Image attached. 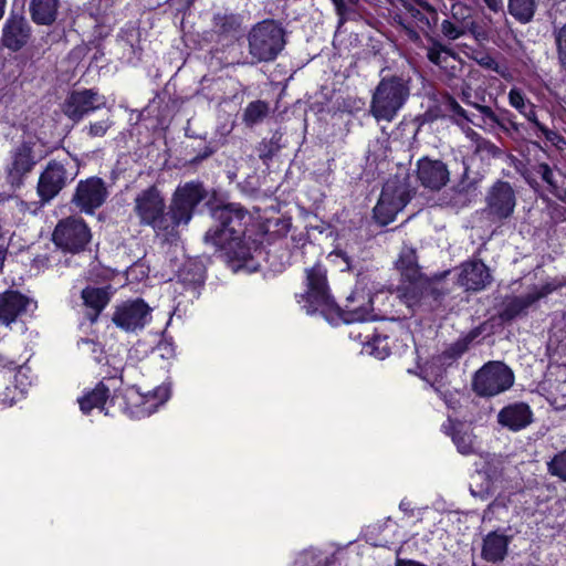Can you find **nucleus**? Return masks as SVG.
<instances>
[{
    "instance_id": "f257e3e1",
    "label": "nucleus",
    "mask_w": 566,
    "mask_h": 566,
    "mask_svg": "<svg viewBox=\"0 0 566 566\" xmlns=\"http://www.w3.org/2000/svg\"><path fill=\"white\" fill-rule=\"evenodd\" d=\"M212 217L219 226L207 231L205 241L221 250H232L244 234V220L248 218V212L240 206L230 203L217 207Z\"/></svg>"
},
{
    "instance_id": "f03ea898",
    "label": "nucleus",
    "mask_w": 566,
    "mask_h": 566,
    "mask_svg": "<svg viewBox=\"0 0 566 566\" xmlns=\"http://www.w3.org/2000/svg\"><path fill=\"white\" fill-rule=\"evenodd\" d=\"M409 94V85L405 78L396 75L384 77L373 93L369 112L378 122H391Z\"/></svg>"
},
{
    "instance_id": "7ed1b4c3",
    "label": "nucleus",
    "mask_w": 566,
    "mask_h": 566,
    "mask_svg": "<svg viewBox=\"0 0 566 566\" xmlns=\"http://www.w3.org/2000/svg\"><path fill=\"white\" fill-rule=\"evenodd\" d=\"M249 53L256 62H270L277 57L285 46V31L271 19L254 24L248 33Z\"/></svg>"
},
{
    "instance_id": "20e7f679",
    "label": "nucleus",
    "mask_w": 566,
    "mask_h": 566,
    "mask_svg": "<svg viewBox=\"0 0 566 566\" xmlns=\"http://www.w3.org/2000/svg\"><path fill=\"white\" fill-rule=\"evenodd\" d=\"M396 266L403 279L399 287L400 296L407 306L412 308L429 290L430 280L421 273L416 250L411 247L401 249Z\"/></svg>"
},
{
    "instance_id": "39448f33",
    "label": "nucleus",
    "mask_w": 566,
    "mask_h": 566,
    "mask_svg": "<svg viewBox=\"0 0 566 566\" xmlns=\"http://www.w3.org/2000/svg\"><path fill=\"white\" fill-rule=\"evenodd\" d=\"M306 291L297 294V303L302 304V308L307 314L321 312L324 314L335 306V302L329 293L327 281V271L321 263L305 269Z\"/></svg>"
},
{
    "instance_id": "423d86ee",
    "label": "nucleus",
    "mask_w": 566,
    "mask_h": 566,
    "mask_svg": "<svg viewBox=\"0 0 566 566\" xmlns=\"http://www.w3.org/2000/svg\"><path fill=\"white\" fill-rule=\"evenodd\" d=\"M206 192L200 184L189 182L179 187L165 212L168 229L161 230L165 235H172L179 226H187L192 218L195 208L205 198Z\"/></svg>"
},
{
    "instance_id": "0eeeda50",
    "label": "nucleus",
    "mask_w": 566,
    "mask_h": 566,
    "mask_svg": "<svg viewBox=\"0 0 566 566\" xmlns=\"http://www.w3.org/2000/svg\"><path fill=\"white\" fill-rule=\"evenodd\" d=\"M133 211L142 226H149L158 233L169 227L165 216V198L155 186L143 189L135 196Z\"/></svg>"
},
{
    "instance_id": "6e6552de",
    "label": "nucleus",
    "mask_w": 566,
    "mask_h": 566,
    "mask_svg": "<svg viewBox=\"0 0 566 566\" xmlns=\"http://www.w3.org/2000/svg\"><path fill=\"white\" fill-rule=\"evenodd\" d=\"M410 199L409 186L406 178L395 176L386 181L379 200L374 208V216L381 224L391 222Z\"/></svg>"
},
{
    "instance_id": "1a4fd4ad",
    "label": "nucleus",
    "mask_w": 566,
    "mask_h": 566,
    "mask_svg": "<svg viewBox=\"0 0 566 566\" xmlns=\"http://www.w3.org/2000/svg\"><path fill=\"white\" fill-rule=\"evenodd\" d=\"M514 384L513 371L502 361H489L473 377L472 388L478 396L493 397Z\"/></svg>"
},
{
    "instance_id": "9d476101",
    "label": "nucleus",
    "mask_w": 566,
    "mask_h": 566,
    "mask_svg": "<svg viewBox=\"0 0 566 566\" xmlns=\"http://www.w3.org/2000/svg\"><path fill=\"white\" fill-rule=\"evenodd\" d=\"M484 202V212L488 218L493 222H503L515 211L516 191L509 181L496 180L486 189Z\"/></svg>"
},
{
    "instance_id": "9b49d317",
    "label": "nucleus",
    "mask_w": 566,
    "mask_h": 566,
    "mask_svg": "<svg viewBox=\"0 0 566 566\" xmlns=\"http://www.w3.org/2000/svg\"><path fill=\"white\" fill-rule=\"evenodd\" d=\"M35 143L22 142L14 146L9 153L6 164L7 181L13 186L22 185L23 179L33 170L39 158L34 151Z\"/></svg>"
},
{
    "instance_id": "f8f14e48",
    "label": "nucleus",
    "mask_w": 566,
    "mask_h": 566,
    "mask_svg": "<svg viewBox=\"0 0 566 566\" xmlns=\"http://www.w3.org/2000/svg\"><path fill=\"white\" fill-rule=\"evenodd\" d=\"M52 237L59 248L76 253L88 243L91 234L82 219L71 217L57 223Z\"/></svg>"
},
{
    "instance_id": "ddd939ff",
    "label": "nucleus",
    "mask_w": 566,
    "mask_h": 566,
    "mask_svg": "<svg viewBox=\"0 0 566 566\" xmlns=\"http://www.w3.org/2000/svg\"><path fill=\"white\" fill-rule=\"evenodd\" d=\"M562 286V283H557L555 281L546 282L543 285L532 286L524 295L507 298L501 312V318L505 321L515 318L520 314L525 313L539 300L546 297Z\"/></svg>"
},
{
    "instance_id": "4468645a",
    "label": "nucleus",
    "mask_w": 566,
    "mask_h": 566,
    "mask_svg": "<svg viewBox=\"0 0 566 566\" xmlns=\"http://www.w3.org/2000/svg\"><path fill=\"white\" fill-rule=\"evenodd\" d=\"M32 38V28L23 14L11 12L1 31V45L11 52L25 48Z\"/></svg>"
},
{
    "instance_id": "2eb2a0df",
    "label": "nucleus",
    "mask_w": 566,
    "mask_h": 566,
    "mask_svg": "<svg viewBox=\"0 0 566 566\" xmlns=\"http://www.w3.org/2000/svg\"><path fill=\"white\" fill-rule=\"evenodd\" d=\"M105 105L106 98L94 90L73 91L63 104V112L70 119L78 122Z\"/></svg>"
},
{
    "instance_id": "dca6fc26",
    "label": "nucleus",
    "mask_w": 566,
    "mask_h": 566,
    "mask_svg": "<svg viewBox=\"0 0 566 566\" xmlns=\"http://www.w3.org/2000/svg\"><path fill=\"white\" fill-rule=\"evenodd\" d=\"M150 321V307L140 298L118 305L113 314V322L126 332L142 329Z\"/></svg>"
},
{
    "instance_id": "f3484780",
    "label": "nucleus",
    "mask_w": 566,
    "mask_h": 566,
    "mask_svg": "<svg viewBox=\"0 0 566 566\" xmlns=\"http://www.w3.org/2000/svg\"><path fill=\"white\" fill-rule=\"evenodd\" d=\"M73 179V175L59 161L52 160L42 171L38 182V193L43 201L53 199Z\"/></svg>"
},
{
    "instance_id": "a211bd4d",
    "label": "nucleus",
    "mask_w": 566,
    "mask_h": 566,
    "mask_svg": "<svg viewBox=\"0 0 566 566\" xmlns=\"http://www.w3.org/2000/svg\"><path fill=\"white\" fill-rule=\"evenodd\" d=\"M107 198V189L104 181L97 177H91L78 182L73 197V202L84 212L93 213Z\"/></svg>"
},
{
    "instance_id": "6ab92c4d",
    "label": "nucleus",
    "mask_w": 566,
    "mask_h": 566,
    "mask_svg": "<svg viewBox=\"0 0 566 566\" xmlns=\"http://www.w3.org/2000/svg\"><path fill=\"white\" fill-rule=\"evenodd\" d=\"M450 172L447 165L439 159L422 157L417 161V178L430 190H440L449 181Z\"/></svg>"
},
{
    "instance_id": "aec40b11",
    "label": "nucleus",
    "mask_w": 566,
    "mask_h": 566,
    "mask_svg": "<svg viewBox=\"0 0 566 566\" xmlns=\"http://www.w3.org/2000/svg\"><path fill=\"white\" fill-rule=\"evenodd\" d=\"M491 282L490 269L481 260H471L461 264L457 283L465 291L484 290Z\"/></svg>"
},
{
    "instance_id": "412c9836",
    "label": "nucleus",
    "mask_w": 566,
    "mask_h": 566,
    "mask_svg": "<svg viewBox=\"0 0 566 566\" xmlns=\"http://www.w3.org/2000/svg\"><path fill=\"white\" fill-rule=\"evenodd\" d=\"M31 305V300L18 291L0 294V324L10 325Z\"/></svg>"
},
{
    "instance_id": "4be33fe9",
    "label": "nucleus",
    "mask_w": 566,
    "mask_h": 566,
    "mask_svg": "<svg viewBox=\"0 0 566 566\" xmlns=\"http://www.w3.org/2000/svg\"><path fill=\"white\" fill-rule=\"evenodd\" d=\"M416 4L408 3L405 6L407 14L411 19L412 24L419 31L428 34L438 20L437 10L423 0H415Z\"/></svg>"
},
{
    "instance_id": "5701e85b",
    "label": "nucleus",
    "mask_w": 566,
    "mask_h": 566,
    "mask_svg": "<svg viewBox=\"0 0 566 566\" xmlns=\"http://www.w3.org/2000/svg\"><path fill=\"white\" fill-rule=\"evenodd\" d=\"M346 322H365L374 317L370 295L356 289L348 297L346 304Z\"/></svg>"
},
{
    "instance_id": "b1692460",
    "label": "nucleus",
    "mask_w": 566,
    "mask_h": 566,
    "mask_svg": "<svg viewBox=\"0 0 566 566\" xmlns=\"http://www.w3.org/2000/svg\"><path fill=\"white\" fill-rule=\"evenodd\" d=\"M497 418L501 424L517 431L531 423L532 411L526 403L517 402L503 408Z\"/></svg>"
},
{
    "instance_id": "393cba45",
    "label": "nucleus",
    "mask_w": 566,
    "mask_h": 566,
    "mask_svg": "<svg viewBox=\"0 0 566 566\" xmlns=\"http://www.w3.org/2000/svg\"><path fill=\"white\" fill-rule=\"evenodd\" d=\"M81 297L83 300L84 306L87 310V318L91 321V323H95L102 311L108 304L111 294L107 289L87 286L82 291Z\"/></svg>"
},
{
    "instance_id": "a878e982",
    "label": "nucleus",
    "mask_w": 566,
    "mask_h": 566,
    "mask_svg": "<svg viewBox=\"0 0 566 566\" xmlns=\"http://www.w3.org/2000/svg\"><path fill=\"white\" fill-rule=\"evenodd\" d=\"M510 541L511 537L505 534L490 532L483 539L481 552L483 559L490 563L503 560L507 554Z\"/></svg>"
},
{
    "instance_id": "bb28decb",
    "label": "nucleus",
    "mask_w": 566,
    "mask_h": 566,
    "mask_svg": "<svg viewBox=\"0 0 566 566\" xmlns=\"http://www.w3.org/2000/svg\"><path fill=\"white\" fill-rule=\"evenodd\" d=\"M534 170L547 184L549 191L558 200L566 202V175L546 163L536 165Z\"/></svg>"
},
{
    "instance_id": "cd10ccee",
    "label": "nucleus",
    "mask_w": 566,
    "mask_h": 566,
    "mask_svg": "<svg viewBox=\"0 0 566 566\" xmlns=\"http://www.w3.org/2000/svg\"><path fill=\"white\" fill-rule=\"evenodd\" d=\"M464 136L472 143L473 153L481 158V160L490 161L500 158L503 151L491 140L484 138L471 127L463 128Z\"/></svg>"
},
{
    "instance_id": "c85d7f7f",
    "label": "nucleus",
    "mask_w": 566,
    "mask_h": 566,
    "mask_svg": "<svg viewBox=\"0 0 566 566\" xmlns=\"http://www.w3.org/2000/svg\"><path fill=\"white\" fill-rule=\"evenodd\" d=\"M59 0H31L29 11L32 21L39 25H51L57 17Z\"/></svg>"
},
{
    "instance_id": "c756f323",
    "label": "nucleus",
    "mask_w": 566,
    "mask_h": 566,
    "mask_svg": "<svg viewBox=\"0 0 566 566\" xmlns=\"http://www.w3.org/2000/svg\"><path fill=\"white\" fill-rule=\"evenodd\" d=\"M452 440L457 449L462 454L476 453L479 450V442L472 429L465 424H458L454 428Z\"/></svg>"
},
{
    "instance_id": "7c9ffc66",
    "label": "nucleus",
    "mask_w": 566,
    "mask_h": 566,
    "mask_svg": "<svg viewBox=\"0 0 566 566\" xmlns=\"http://www.w3.org/2000/svg\"><path fill=\"white\" fill-rule=\"evenodd\" d=\"M509 104L515 108L531 123L536 122L535 105L526 97L523 91L518 87H512L509 92Z\"/></svg>"
},
{
    "instance_id": "2f4dec72",
    "label": "nucleus",
    "mask_w": 566,
    "mask_h": 566,
    "mask_svg": "<svg viewBox=\"0 0 566 566\" xmlns=\"http://www.w3.org/2000/svg\"><path fill=\"white\" fill-rule=\"evenodd\" d=\"M108 397L109 389L103 382H99L92 391L78 398L80 409L84 413H88L94 408L102 409Z\"/></svg>"
},
{
    "instance_id": "473e14b6",
    "label": "nucleus",
    "mask_w": 566,
    "mask_h": 566,
    "mask_svg": "<svg viewBox=\"0 0 566 566\" xmlns=\"http://www.w3.org/2000/svg\"><path fill=\"white\" fill-rule=\"evenodd\" d=\"M536 0H509V12L521 23H528L535 13Z\"/></svg>"
},
{
    "instance_id": "72a5a7b5",
    "label": "nucleus",
    "mask_w": 566,
    "mask_h": 566,
    "mask_svg": "<svg viewBox=\"0 0 566 566\" xmlns=\"http://www.w3.org/2000/svg\"><path fill=\"white\" fill-rule=\"evenodd\" d=\"M474 108L481 113L480 120L472 123L474 126L482 128L486 133H494L495 127L505 128L503 120L493 112L490 106L486 105H474Z\"/></svg>"
},
{
    "instance_id": "f704fd0d",
    "label": "nucleus",
    "mask_w": 566,
    "mask_h": 566,
    "mask_svg": "<svg viewBox=\"0 0 566 566\" xmlns=\"http://www.w3.org/2000/svg\"><path fill=\"white\" fill-rule=\"evenodd\" d=\"M364 350L377 359H385L390 354L387 336L376 335L371 339L366 336L363 340Z\"/></svg>"
},
{
    "instance_id": "c9c22d12",
    "label": "nucleus",
    "mask_w": 566,
    "mask_h": 566,
    "mask_svg": "<svg viewBox=\"0 0 566 566\" xmlns=\"http://www.w3.org/2000/svg\"><path fill=\"white\" fill-rule=\"evenodd\" d=\"M446 109L451 113V118L463 133L464 127H470L469 124L474 123V117L470 116L469 113L457 102L452 96H448L444 102Z\"/></svg>"
},
{
    "instance_id": "e433bc0d",
    "label": "nucleus",
    "mask_w": 566,
    "mask_h": 566,
    "mask_svg": "<svg viewBox=\"0 0 566 566\" xmlns=\"http://www.w3.org/2000/svg\"><path fill=\"white\" fill-rule=\"evenodd\" d=\"M269 112V106L263 101H255L250 103L244 109L243 119L247 125L252 126L261 122Z\"/></svg>"
},
{
    "instance_id": "4c0bfd02",
    "label": "nucleus",
    "mask_w": 566,
    "mask_h": 566,
    "mask_svg": "<svg viewBox=\"0 0 566 566\" xmlns=\"http://www.w3.org/2000/svg\"><path fill=\"white\" fill-rule=\"evenodd\" d=\"M450 56H453L451 50L438 41H432V44L428 48V60L438 66H444Z\"/></svg>"
},
{
    "instance_id": "58836bf2",
    "label": "nucleus",
    "mask_w": 566,
    "mask_h": 566,
    "mask_svg": "<svg viewBox=\"0 0 566 566\" xmlns=\"http://www.w3.org/2000/svg\"><path fill=\"white\" fill-rule=\"evenodd\" d=\"M169 397L167 388L158 387L145 397L144 411L151 413L157 410Z\"/></svg>"
},
{
    "instance_id": "ea45409f",
    "label": "nucleus",
    "mask_w": 566,
    "mask_h": 566,
    "mask_svg": "<svg viewBox=\"0 0 566 566\" xmlns=\"http://www.w3.org/2000/svg\"><path fill=\"white\" fill-rule=\"evenodd\" d=\"M479 65L486 69L496 72L500 76H502L504 80H511L512 73L510 69L504 65L496 62L495 59H493L489 54L482 55L480 59L476 60Z\"/></svg>"
},
{
    "instance_id": "a19ab883",
    "label": "nucleus",
    "mask_w": 566,
    "mask_h": 566,
    "mask_svg": "<svg viewBox=\"0 0 566 566\" xmlns=\"http://www.w3.org/2000/svg\"><path fill=\"white\" fill-rule=\"evenodd\" d=\"M554 39L558 63L566 71V23L555 29Z\"/></svg>"
},
{
    "instance_id": "79ce46f5",
    "label": "nucleus",
    "mask_w": 566,
    "mask_h": 566,
    "mask_svg": "<svg viewBox=\"0 0 566 566\" xmlns=\"http://www.w3.org/2000/svg\"><path fill=\"white\" fill-rule=\"evenodd\" d=\"M281 145L279 144V138L273 136L269 140H262L258 147L259 157L264 163L272 159V157L280 150Z\"/></svg>"
},
{
    "instance_id": "37998d69",
    "label": "nucleus",
    "mask_w": 566,
    "mask_h": 566,
    "mask_svg": "<svg viewBox=\"0 0 566 566\" xmlns=\"http://www.w3.org/2000/svg\"><path fill=\"white\" fill-rule=\"evenodd\" d=\"M532 124L541 133V135L544 136L545 139L549 142L553 146L562 148V144H566L563 136H560L556 130L551 129L544 124H542L537 118L536 122H533Z\"/></svg>"
},
{
    "instance_id": "c03bdc74",
    "label": "nucleus",
    "mask_w": 566,
    "mask_h": 566,
    "mask_svg": "<svg viewBox=\"0 0 566 566\" xmlns=\"http://www.w3.org/2000/svg\"><path fill=\"white\" fill-rule=\"evenodd\" d=\"M441 32L450 40H457L465 32L463 23L452 22L451 20H443L441 23Z\"/></svg>"
},
{
    "instance_id": "a18cd8bd",
    "label": "nucleus",
    "mask_w": 566,
    "mask_h": 566,
    "mask_svg": "<svg viewBox=\"0 0 566 566\" xmlns=\"http://www.w3.org/2000/svg\"><path fill=\"white\" fill-rule=\"evenodd\" d=\"M548 470L553 475L566 481V450L554 457L548 463Z\"/></svg>"
},
{
    "instance_id": "49530a36",
    "label": "nucleus",
    "mask_w": 566,
    "mask_h": 566,
    "mask_svg": "<svg viewBox=\"0 0 566 566\" xmlns=\"http://www.w3.org/2000/svg\"><path fill=\"white\" fill-rule=\"evenodd\" d=\"M112 126L111 119L104 118L98 122L90 123V125L86 127L87 134L91 137H103L108 128Z\"/></svg>"
},
{
    "instance_id": "de8ad7c7",
    "label": "nucleus",
    "mask_w": 566,
    "mask_h": 566,
    "mask_svg": "<svg viewBox=\"0 0 566 566\" xmlns=\"http://www.w3.org/2000/svg\"><path fill=\"white\" fill-rule=\"evenodd\" d=\"M332 2L335 7L337 15L339 17V24H343L348 13L347 2L355 4L356 0H332Z\"/></svg>"
},
{
    "instance_id": "09e8293b",
    "label": "nucleus",
    "mask_w": 566,
    "mask_h": 566,
    "mask_svg": "<svg viewBox=\"0 0 566 566\" xmlns=\"http://www.w3.org/2000/svg\"><path fill=\"white\" fill-rule=\"evenodd\" d=\"M78 348L84 353H92V354H101L102 347L98 343L94 342L93 339L88 338H82L78 343Z\"/></svg>"
},
{
    "instance_id": "8fccbe9b",
    "label": "nucleus",
    "mask_w": 566,
    "mask_h": 566,
    "mask_svg": "<svg viewBox=\"0 0 566 566\" xmlns=\"http://www.w3.org/2000/svg\"><path fill=\"white\" fill-rule=\"evenodd\" d=\"M450 11H451V15H452V18H453L457 22H459V23H463V20H464V19L467 18V15H468L469 9H468L464 4H462V3L458 2V3H453V4L451 6Z\"/></svg>"
},
{
    "instance_id": "3c124183",
    "label": "nucleus",
    "mask_w": 566,
    "mask_h": 566,
    "mask_svg": "<svg viewBox=\"0 0 566 566\" xmlns=\"http://www.w3.org/2000/svg\"><path fill=\"white\" fill-rule=\"evenodd\" d=\"M217 25H220V29L223 31V32H228L229 30H231L234 25V19L233 17H218L217 18Z\"/></svg>"
},
{
    "instance_id": "603ef678",
    "label": "nucleus",
    "mask_w": 566,
    "mask_h": 566,
    "mask_svg": "<svg viewBox=\"0 0 566 566\" xmlns=\"http://www.w3.org/2000/svg\"><path fill=\"white\" fill-rule=\"evenodd\" d=\"M403 29H405L406 34L410 41H412L415 43L420 42V35H419L418 31H416L411 24H403Z\"/></svg>"
},
{
    "instance_id": "864d4df0",
    "label": "nucleus",
    "mask_w": 566,
    "mask_h": 566,
    "mask_svg": "<svg viewBox=\"0 0 566 566\" xmlns=\"http://www.w3.org/2000/svg\"><path fill=\"white\" fill-rule=\"evenodd\" d=\"M483 1L486 4V7L494 12H497L502 9L501 0H483Z\"/></svg>"
},
{
    "instance_id": "5fc2aeb1",
    "label": "nucleus",
    "mask_w": 566,
    "mask_h": 566,
    "mask_svg": "<svg viewBox=\"0 0 566 566\" xmlns=\"http://www.w3.org/2000/svg\"><path fill=\"white\" fill-rule=\"evenodd\" d=\"M396 566H427L420 562L411 560V559H398Z\"/></svg>"
},
{
    "instance_id": "6e6d98bb",
    "label": "nucleus",
    "mask_w": 566,
    "mask_h": 566,
    "mask_svg": "<svg viewBox=\"0 0 566 566\" xmlns=\"http://www.w3.org/2000/svg\"><path fill=\"white\" fill-rule=\"evenodd\" d=\"M471 97H472V94H471V92H470V91H465V90H463V91H462V95H461L462 101H463L467 105H470V106H473V107H474V105H478V104H476V103H474V102L471 99Z\"/></svg>"
},
{
    "instance_id": "4d7b16f0",
    "label": "nucleus",
    "mask_w": 566,
    "mask_h": 566,
    "mask_svg": "<svg viewBox=\"0 0 566 566\" xmlns=\"http://www.w3.org/2000/svg\"><path fill=\"white\" fill-rule=\"evenodd\" d=\"M4 259H6V250L0 248V269L3 265Z\"/></svg>"
},
{
    "instance_id": "13d9d810",
    "label": "nucleus",
    "mask_w": 566,
    "mask_h": 566,
    "mask_svg": "<svg viewBox=\"0 0 566 566\" xmlns=\"http://www.w3.org/2000/svg\"><path fill=\"white\" fill-rule=\"evenodd\" d=\"M7 0H0V19L3 17Z\"/></svg>"
},
{
    "instance_id": "bf43d9fd",
    "label": "nucleus",
    "mask_w": 566,
    "mask_h": 566,
    "mask_svg": "<svg viewBox=\"0 0 566 566\" xmlns=\"http://www.w3.org/2000/svg\"><path fill=\"white\" fill-rule=\"evenodd\" d=\"M335 254H336L337 256H342V258L344 259V261H345L346 263H348V256H346V255H345V253H343V252H336ZM347 266L349 268V264H347Z\"/></svg>"
},
{
    "instance_id": "052dcab7",
    "label": "nucleus",
    "mask_w": 566,
    "mask_h": 566,
    "mask_svg": "<svg viewBox=\"0 0 566 566\" xmlns=\"http://www.w3.org/2000/svg\"><path fill=\"white\" fill-rule=\"evenodd\" d=\"M187 7H190L195 0H181Z\"/></svg>"
},
{
    "instance_id": "680f3d73",
    "label": "nucleus",
    "mask_w": 566,
    "mask_h": 566,
    "mask_svg": "<svg viewBox=\"0 0 566 566\" xmlns=\"http://www.w3.org/2000/svg\"><path fill=\"white\" fill-rule=\"evenodd\" d=\"M432 387L434 388L436 391L440 392V389L438 387H434L433 385Z\"/></svg>"
}]
</instances>
